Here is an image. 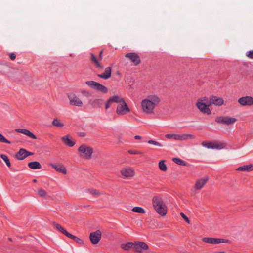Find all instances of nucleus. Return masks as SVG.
Here are the masks:
<instances>
[{
    "label": "nucleus",
    "mask_w": 253,
    "mask_h": 253,
    "mask_svg": "<svg viewBox=\"0 0 253 253\" xmlns=\"http://www.w3.org/2000/svg\"><path fill=\"white\" fill-rule=\"evenodd\" d=\"M80 156L85 159H90L93 152V149L86 145H82L78 148Z\"/></svg>",
    "instance_id": "obj_5"
},
{
    "label": "nucleus",
    "mask_w": 253,
    "mask_h": 253,
    "mask_svg": "<svg viewBox=\"0 0 253 253\" xmlns=\"http://www.w3.org/2000/svg\"><path fill=\"white\" fill-rule=\"evenodd\" d=\"M28 166L32 169H40L42 168L41 165L37 161H34L28 163Z\"/></svg>",
    "instance_id": "obj_27"
},
{
    "label": "nucleus",
    "mask_w": 253,
    "mask_h": 253,
    "mask_svg": "<svg viewBox=\"0 0 253 253\" xmlns=\"http://www.w3.org/2000/svg\"><path fill=\"white\" fill-rule=\"evenodd\" d=\"M101 238V232L100 230H97L90 233L89 238L91 242L93 244H97Z\"/></svg>",
    "instance_id": "obj_12"
},
{
    "label": "nucleus",
    "mask_w": 253,
    "mask_h": 253,
    "mask_svg": "<svg viewBox=\"0 0 253 253\" xmlns=\"http://www.w3.org/2000/svg\"><path fill=\"white\" fill-rule=\"evenodd\" d=\"M82 93L83 94H84L86 96H88L89 95V93L86 91H85V90H83L82 91Z\"/></svg>",
    "instance_id": "obj_48"
},
{
    "label": "nucleus",
    "mask_w": 253,
    "mask_h": 253,
    "mask_svg": "<svg viewBox=\"0 0 253 253\" xmlns=\"http://www.w3.org/2000/svg\"><path fill=\"white\" fill-rule=\"evenodd\" d=\"M120 172L122 175L126 179L132 177L135 174L134 169L129 167L122 168Z\"/></svg>",
    "instance_id": "obj_9"
},
{
    "label": "nucleus",
    "mask_w": 253,
    "mask_h": 253,
    "mask_svg": "<svg viewBox=\"0 0 253 253\" xmlns=\"http://www.w3.org/2000/svg\"><path fill=\"white\" fill-rule=\"evenodd\" d=\"M68 237L73 239L74 241L79 243L82 242V240H81L80 238L73 235L70 233L69 234V236H68Z\"/></svg>",
    "instance_id": "obj_39"
},
{
    "label": "nucleus",
    "mask_w": 253,
    "mask_h": 253,
    "mask_svg": "<svg viewBox=\"0 0 253 253\" xmlns=\"http://www.w3.org/2000/svg\"><path fill=\"white\" fill-rule=\"evenodd\" d=\"M32 154H33V153L27 151L26 155H27V157L28 156L32 155Z\"/></svg>",
    "instance_id": "obj_53"
},
{
    "label": "nucleus",
    "mask_w": 253,
    "mask_h": 253,
    "mask_svg": "<svg viewBox=\"0 0 253 253\" xmlns=\"http://www.w3.org/2000/svg\"><path fill=\"white\" fill-rule=\"evenodd\" d=\"M90 60L92 63H93L96 67L98 68H102V66L100 65L99 63V61L100 59L99 58H97L93 54L90 53Z\"/></svg>",
    "instance_id": "obj_23"
},
{
    "label": "nucleus",
    "mask_w": 253,
    "mask_h": 253,
    "mask_svg": "<svg viewBox=\"0 0 253 253\" xmlns=\"http://www.w3.org/2000/svg\"><path fill=\"white\" fill-rule=\"evenodd\" d=\"M246 56L250 59H253V49L248 51L246 53Z\"/></svg>",
    "instance_id": "obj_42"
},
{
    "label": "nucleus",
    "mask_w": 253,
    "mask_h": 253,
    "mask_svg": "<svg viewBox=\"0 0 253 253\" xmlns=\"http://www.w3.org/2000/svg\"><path fill=\"white\" fill-rule=\"evenodd\" d=\"M173 161L177 164L181 165V166H185L186 163L185 161L183 160L178 158H174L172 159Z\"/></svg>",
    "instance_id": "obj_35"
},
{
    "label": "nucleus",
    "mask_w": 253,
    "mask_h": 253,
    "mask_svg": "<svg viewBox=\"0 0 253 253\" xmlns=\"http://www.w3.org/2000/svg\"><path fill=\"white\" fill-rule=\"evenodd\" d=\"M134 138L135 139H140L141 138V137L140 136H139V135H136L135 137H134Z\"/></svg>",
    "instance_id": "obj_52"
},
{
    "label": "nucleus",
    "mask_w": 253,
    "mask_h": 253,
    "mask_svg": "<svg viewBox=\"0 0 253 253\" xmlns=\"http://www.w3.org/2000/svg\"><path fill=\"white\" fill-rule=\"evenodd\" d=\"M148 143L149 144H153L154 145H155V146H158V147H162V145L161 144H160V143L156 141H154V140H149L148 141Z\"/></svg>",
    "instance_id": "obj_40"
},
{
    "label": "nucleus",
    "mask_w": 253,
    "mask_h": 253,
    "mask_svg": "<svg viewBox=\"0 0 253 253\" xmlns=\"http://www.w3.org/2000/svg\"><path fill=\"white\" fill-rule=\"evenodd\" d=\"M131 211L134 212L142 214H144L146 212L145 210L143 208L140 207H135L133 208Z\"/></svg>",
    "instance_id": "obj_32"
},
{
    "label": "nucleus",
    "mask_w": 253,
    "mask_h": 253,
    "mask_svg": "<svg viewBox=\"0 0 253 253\" xmlns=\"http://www.w3.org/2000/svg\"><path fill=\"white\" fill-rule=\"evenodd\" d=\"M209 104H214L216 106H221L223 104V100L222 98L217 96H212L210 98Z\"/></svg>",
    "instance_id": "obj_15"
},
{
    "label": "nucleus",
    "mask_w": 253,
    "mask_h": 253,
    "mask_svg": "<svg viewBox=\"0 0 253 253\" xmlns=\"http://www.w3.org/2000/svg\"><path fill=\"white\" fill-rule=\"evenodd\" d=\"M16 131L18 133H21L23 134H25L31 138L36 139H37V137L35 135H34L33 133L30 132L29 130L26 129H17Z\"/></svg>",
    "instance_id": "obj_20"
},
{
    "label": "nucleus",
    "mask_w": 253,
    "mask_h": 253,
    "mask_svg": "<svg viewBox=\"0 0 253 253\" xmlns=\"http://www.w3.org/2000/svg\"><path fill=\"white\" fill-rule=\"evenodd\" d=\"M166 138L170 140L176 141H187L188 140H193L195 138V136L189 133L178 134V133H169L165 135Z\"/></svg>",
    "instance_id": "obj_4"
},
{
    "label": "nucleus",
    "mask_w": 253,
    "mask_h": 253,
    "mask_svg": "<svg viewBox=\"0 0 253 253\" xmlns=\"http://www.w3.org/2000/svg\"><path fill=\"white\" fill-rule=\"evenodd\" d=\"M125 57L128 58L135 66H137L141 62V60L138 55L135 53H128Z\"/></svg>",
    "instance_id": "obj_11"
},
{
    "label": "nucleus",
    "mask_w": 253,
    "mask_h": 253,
    "mask_svg": "<svg viewBox=\"0 0 253 253\" xmlns=\"http://www.w3.org/2000/svg\"><path fill=\"white\" fill-rule=\"evenodd\" d=\"M209 178L208 177H205L203 178L197 179L195 182V188L197 190L201 189L207 182Z\"/></svg>",
    "instance_id": "obj_16"
},
{
    "label": "nucleus",
    "mask_w": 253,
    "mask_h": 253,
    "mask_svg": "<svg viewBox=\"0 0 253 253\" xmlns=\"http://www.w3.org/2000/svg\"><path fill=\"white\" fill-rule=\"evenodd\" d=\"M237 119L228 116H220L216 118L215 121L218 123L225 125H230L235 123Z\"/></svg>",
    "instance_id": "obj_8"
},
{
    "label": "nucleus",
    "mask_w": 253,
    "mask_h": 253,
    "mask_svg": "<svg viewBox=\"0 0 253 253\" xmlns=\"http://www.w3.org/2000/svg\"><path fill=\"white\" fill-rule=\"evenodd\" d=\"M26 153L27 150L25 149L21 148L19 151L15 154V157L18 160H22L27 157Z\"/></svg>",
    "instance_id": "obj_18"
},
{
    "label": "nucleus",
    "mask_w": 253,
    "mask_h": 253,
    "mask_svg": "<svg viewBox=\"0 0 253 253\" xmlns=\"http://www.w3.org/2000/svg\"><path fill=\"white\" fill-rule=\"evenodd\" d=\"M98 77L104 79H107L111 76V67H107L103 73L101 74H98Z\"/></svg>",
    "instance_id": "obj_22"
},
{
    "label": "nucleus",
    "mask_w": 253,
    "mask_h": 253,
    "mask_svg": "<svg viewBox=\"0 0 253 253\" xmlns=\"http://www.w3.org/2000/svg\"><path fill=\"white\" fill-rule=\"evenodd\" d=\"M62 142L69 147L73 146L75 142L73 141L69 135H66L61 138Z\"/></svg>",
    "instance_id": "obj_21"
},
{
    "label": "nucleus",
    "mask_w": 253,
    "mask_h": 253,
    "mask_svg": "<svg viewBox=\"0 0 253 253\" xmlns=\"http://www.w3.org/2000/svg\"><path fill=\"white\" fill-rule=\"evenodd\" d=\"M209 99L206 97H202L198 99L196 106L200 112L207 115H211V112L209 109Z\"/></svg>",
    "instance_id": "obj_3"
},
{
    "label": "nucleus",
    "mask_w": 253,
    "mask_h": 253,
    "mask_svg": "<svg viewBox=\"0 0 253 253\" xmlns=\"http://www.w3.org/2000/svg\"><path fill=\"white\" fill-rule=\"evenodd\" d=\"M102 53H103V51H101L100 52V54H99V59H100V60L102 59Z\"/></svg>",
    "instance_id": "obj_50"
},
{
    "label": "nucleus",
    "mask_w": 253,
    "mask_h": 253,
    "mask_svg": "<svg viewBox=\"0 0 253 253\" xmlns=\"http://www.w3.org/2000/svg\"><path fill=\"white\" fill-rule=\"evenodd\" d=\"M180 215L181 217L184 219V220L188 224L190 223V220L189 218L183 213L181 212Z\"/></svg>",
    "instance_id": "obj_43"
},
{
    "label": "nucleus",
    "mask_w": 253,
    "mask_h": 253,
    "mask_svg": "<svg viewBox=\"0 0 253 253\" xmlns=\"http://www.w3.org/2000/svg\"><path fill=\"white\" fill-rule=\"evenodd\" d=\"M53 225L57 230L64 234L65 236L67 237L69 236L70 233L68 232L62 226L55 222L53 223Z\"/></svg>",
    "instance_id": "obj_26"
},
{
    "label": "nucleus",
    "mask_w": 253,
    "mask_h": 253,
    "mask_svg": "<svg viewBox=\"0 0 253 253\" xmlns=\"http://www.w3.org/2000/svg\"><path fill=\"white\" fill-rule=\"evenodd\" d=\"M134 243L128 242L127 243H124L121 245L122 248L125 250H128L130 248L133 249Z\"/></svg>",
    "instance_id": "obj_31"
},
{
    "label": "nucleus",
    "mask_w": 253,
    "mask_h": 253,
    "mask_svg": "<svg viewBox=\"0 0 253 253\" xmlns=\"http://www.w3.org/2000/svg\"><path fill=\"white\" fill-rule=\"evenodd\" d=\"M52 124L54 126L60 128L63 127V126H64V123H62L59 119L57 118H55L53 120Z\"/></svg>",
    "instance_id": "obj_30"
},
{
    "label": "nucleus",
    "mask_w": 253,
    "mask_h": 253,
    "mask_svg": "<svg viewBox=\"0 0 253 253\" xmlns=\"http://www.w3.org/2000/svg\"><path fill=\"white\" fill-rule=\"evenodd\" d=\"M37 193L41 197L45 196L47 195L46 192L42 189L38 190Z\"/></svg>",
    "instance_id": "obj_38"
},
{
    "label": "nucleus",
    "mask_w": 253,
    "mask_h": 253,
    "mask_svg": "<svg viewBox=\"0 0 253 253\" xmlns=\"http://www.w3.org/2000/svg\"><path fill=\"white\" fill-rule=\"evenodd\" d=\"M213 142H203L202 145L208 149H212Z\"/></svg>",
    "instance_id": "obj_36"
},
{
    "label": "nucleus",
    "mask_w": 253,
    "mask_h": 253,
    "mask_svg": "<svg viewBox=\"0 0 253 253\" xmlns=\"http://www.w3.org/2000/svg\"><path fill=\"white\" fill-rule=\"evenodd\" d=\"M51 166L54 168L57 171L62 173L63 174H66L67 170L66 168L62 164H51Z\"/></svg>",
    "instance_id": "obj_19"
},
{
    "label": "nucleus",
    "mask_w": 253,
    "mask_h": 253,
    "mask_svg": "<svg viewBox=\"0 0 253 253\" xmlns=\"http://www.w3.org/2000/svg\"><path fill=\"white\" fill-rule=\"evenodd\" d=\"M226 253L222 252H218V253Z\"/></svg>",
    "instance_id": "obj_55"
},
{
    "label": "nucleus",
    "mask_w": 253,
    "mask_h": 253,
    "mask_svg": "<svg viewBox=\"0 0 253 253\" xmlns=\"http://www.w3.org/2000/svg\"><path fill=\"white\" fill-rule=\"evenodd\" d=\"M103 103L102 99H94L91 102V104L94 108L100 107Z\"/></svg>",
    "instance_id": "obj_28"
},
{
    "label": "nucleus",
    "mask_w": 253,
    "mask_h": 253,
    "mask_svg": "<svg viewBox=\"0 0 253 253\" xmlns=\"http://www.w3.org/2000/svg\"><path fill=\"white\" fill-rule=\"evenodd\" d=\"M0 142L10 144V142L7 140L0 133Z\"/></svg>",
    "instance_id": "obj_41"
},
{
    "label": "nucleus",
    "mask_w": 253,
    "mask_h": 253,
    "mask_svg": "<svg viewBox=\"0 0 253 253\" xmlns=\"http://www.w3.org/2000/svg\"><path fill=\"white\" fill-rule=\"evenodd\" d=\"M33 182H37V180H36V179H34V180H33Z\"/></svg>",
    "instance_id": "obj_54"
},
{
    "label": "nucleus",
    "mask_w": 253,
    "mask_h": 253,
    "mask_svg": "<svg viewBox=\"0 0 253 253\" xmlns=\"http://www.w3.org/2000/svg\"><path fill=\"white\" fill-rule=\"evenodd\" d=\"M7 165V166L10 168L11 167V163L10 162V161H7V162L5 163Z\"/></svg>",
    "instance_id": "obj_49"
},
{
    "label": "nucleus",
    "mask_w": 253,
    "mask_h": 253,
    "mask_svg": "<svg viewBox=\"0 0 253 253\" xmlns=\"http://www.w3.org/2000/svg\"><path fill=\"white\" fill-rule=\"evenodd\" d=\"M152 203L154 208L158 213L162 216L166 214L167 207L161 197L157 196L153 197Z\"/></svg>",
    "instance_id": "obj_2"
},
{
    "label": "nucleus",
    "mask_w": 253,
    "mask_h": 253,
    "mask_svg": "<svg viewBox=\"0 0 253 253\" xmlns=\"http://www.w3.org/2000/svg\"><path fill=\"white\" fill-rule=\"evenodd\" d=\"M202 240L205 243L212 244H217L222 242H224L223 240L215 238L205 237L202 238Z\"/></svg>",
    "instance_id": "obj_17"
},
{
    "label": "nucleus",
    "mask_w": 253,
    "mask_h": 253,
    "mask_svg": "<svg viewBox=\"0 0 253 253\" xmlns=\"http://www.w3.org/2000/svg\"><path fill=\"white\" fill-rule=\"evenodd\" d=\"M125 101L124 99L120 96L116 95L112 96V103H116L117 105H118Z\"/></svg>",
    "instance_id": "obj_25"
},
{
    "label": "nucleus",
    "mask_w": 253,
    "mask_h": 253,
    "mask_svg": "<svg viewBox=\"0 0 253 253\" xmlns=\"http://www.w3.org/2000/svg\"><path fill=\"white\" fill-rule=\"evenodd\" d=\"M87 191L89 192L90 194H92L93 195L99 196L100 195L99 192L97 191L96 189H89L87 190Z\"/></svg>",
    "instance_id": "obj_37"
},
{
    "label": "nucleus",
    "mask_w": 253,
    "mask_h": 253,
    "mask_svg": "<svg viewBox=\"0 0 253 253\" xmlns=\"http://www.w3.org/2000/svg\"><path fill=\"white\" fill-rule=\"evenodd\" d=\"M110 102H111V98H109L108 101H107V103L106 104V106H105V108L106 109H108L109 107H110Z\"/></svg>",
    "instance_id": "obj_46"
},
{
    "label": "nucleus",
    "mask_w": 253,
    "mask_h": 253,
    "mask_svg": "<svg viewBox=\"0 0 253 253\" xmlns=\"http://www.w3.org/2000/svg\"><path fill=\"white\" fill-rule=\"evenodd\" d=\"M0 157L3 160V161L6 163L7 162V161H9V159L8 158V157L5 155H4V154H1L0 155Z\"/></svg>",
    "instance_id": "obj_45"
},
{
    "label": "nucleus",
    "mask_w": 253,
    "mask_h": 253,
    "mask_svg": "<svg viewBox=\"0 0 253 253\" xmlns=\"http://www.w3.org/2000/svg\"><path fill=\"white\" fill-rule=\"evenodd\" d=\"M10 58L12 60H14L16 58V55L14 53H11L10 54Z\"/></svg>",
    "instance_id": "obj_47"
},
{
    "label": "nucleus",
    "mask_w": 253,
    "mask_h": 253,
    "mask_svg": "<svg viewBox=\"0 0 253 253\" xmlns=\"http://www.w3.org/2000/svg\"><path fill=\"white\" fill-rule=\"evenodd\" d=\"M113 79L114 81L119 82L121 79L120 73L119 71H116L113 75Z\"/></svg>",
    "instance_id": "obj_34"
},
{
    "label": "nucleus",
    "mask_w": 253,
    "mask_h": 253,
    "mask_svg": "<svg viewBox=\"0 0 253 253\" xmlns=\"http://www.w3.org/2000/svg\"><path fill=\"white\" fill-rule=\"evenodd\" d=\"M238 102L242 106H251L253 104V98L251 96H245L240 98Z\"/></svg>",
    "instance_id": "obj_14"
},
{
    "label": "nucleus",
    "mask_w": 253,
    "mask_h": 253,
    "mask_svg": "<svg viewBox=\"0 0 253 253\" xmlns=\"http://www.w3.org/2000/svg\"><path fill=\"white\" fill-rule=\"evenodd\" d=\"M79 135L81 137H84L85 136V133L84 132H80L79 133Z\"/></svg>",
    "instance_id": "obj_51"
},
{
    "label": "nucleus",
    "mask_w": 253,
    "mask_h": 253,
    "mask_svg": "<svg viewBox=\"0 0 253 253\" xmlns=\"http://www.w3.org/2000/svg\"><path fill=\"white\" fill-rule=\"evenodd\" d=\"M161 101V98L159 96L156 94L149 95L141 101L142 110L146 114L153 113L155 107Z\"/></svg>",
    "instance_id": "obj_1"
},
{
    "label": "nucleus",
    "mask_w": 253,
    "mask_h": 253,
    "mask_svg": "<svg viewBox=\"0 0 253 253\" xmlns=\"http://www.w3.org/2000/svg\"><path fill=\"white\" fill-rule=\"evenodd\" d=\"M68 98L71 105L82 107L83 105L82 100L75 94H69Z\"/></svg>",
    "instance_id": "obj_10"
},
{
    "label": "nucleus",
    "mask_w": 253,
    "mask_h": 253,
    "mask_svg": "<svg viewBox=\"0 0 253 253\" xmlns=\"http://www.w3.org/2000/svg\"><path fill=\"white\" fill-rule=\"evenodd\" d=\"M128 153L131 154H142V152L132 151V150H129Z\"/></svg>",
    "instance_id": "obj_44"
},
{
    "label": "nucleus",
    "mask_w": 253,
    "mask_h": 253,
    "mask_svg": "<svg viewBox=\"0 0 253 253\" xmlns=\"http://www.w3.org/2000/svg\"><path fill=\"white\" fill-rule=\"evenodd\" d=\"M225 144L224 143L213 142L212 149L220 150L225 147Z\"/></svg>",
    "instance_id": "obj_29"
},
{
    "label": "nucleus",
    "mask_w": 253,
    "mask_h": 253,
    "mask_svg": "<svg viewBox=\"0 0 253 253\" xmlns=\"http://www.w3.org/2000/svg\"><path fill=\"white\" fill-rule=\"evenodd\" d=\"M131 112V109L126 102L117 105L116 113V114L120 116H125Z\"/></svg>",
    "instance_id": "obj_7"
},
{
    "label": "nucleus",
    "mask_w": 253,
    "mask_h": 253,
    "mask_svg": "<svg viewBox=\"0 0 253 253\" xmlns=\"http://www.w3.org/2000/svg\"><path fill=\"white\" fill-rule=\"evenodd\" d=\"M238 171H245L249 172L253 170V165L250 164L249 165H244L241 167H239L237 169Z\"/></svg>",
    "instance_id": "obj_24"
},
{
    "label": "nucleus",
    "mask_w": 253,
    "mask_h": 253,
    "mask_svg": "<svg viewBox=\"0 0 253 253\" xmlns=\"http://www.w3.org/2000/svg\"><path fill=\"white\" fill-rule=\"evenodd\" d=\"M159 168L163 171H166L167 170V167L165 164L164 161H161L159 162Z\"/></svg>",
    "instance_id": "obj_33"
},
{
    "label": "nucleus",
    "mask_w": 253,
    "mask_h": 253,
    "mask_svg": "<svg viewBox=\"0 0 253 253\" xmlns=\"http://www.w3.org/2000/svg\"><path fill=\"white\" fill-rule=\"evenodd\" d=\"M86 84L90 88L98 91L102 93H106L108 92V89L102 84H100L93 81H89L86 82Z\"/></svg>",
    "instance_id": "obj_6"
},
{
    "label": "nucleus",
    "mask_w": 253,
    "mask_h": 253,
    "mask_svg": "<svg viewBox=\"0 0 253 253\" xmlns=\"http://www.w3.org/2000/svg\"><path fill=\"white\" fill-rule=\"evenodd\" d=\"M148 246L143 242H138L134 243L133 250L137 253H141L143 250L148 249Z\"/></svg>",
    "instance_id": "obj_13"
}]
</instances>
